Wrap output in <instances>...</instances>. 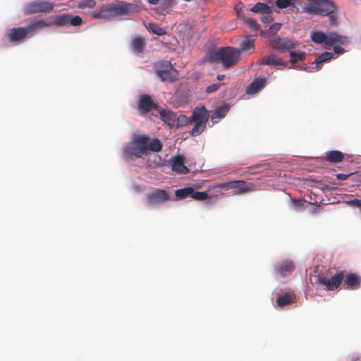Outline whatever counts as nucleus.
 Returning a JSON list of instances; mask_svg holds the SVG:
<instances>
[{
    "mask_svg": "<svg viewBox=\"0 0 361 361\" xmlns=\"http://www.w3.org/2000/svg\"><path fill=\"white\" fill-rule=\"evenodd\" d=\"M163 145L156 137L152 138L148 135L135 134L131 140L123 146V156L126 160L144 158L151 152H159Z\"/></svg>",
    "mask_w": 361,
    "mask_h": 361,
    "instance_id": "nucleus-1",
    "label": "nucleus"
},
{
    "mask_svg": "<svg viewBox=\"0 0 361 361\" xmlns=\"http://www.w3.org/2000/svg\"><path fill=\"white\" fill-rule=\"evenodd\" d=\"M209 117V115L204 106H197L195 108L190 117L184 114L176 116L175 127L180 128L192 123L194 126L190 133L192 136L196 137L205 130Z\"/></svg>",
    "mask_w": 361,
    "mask_h": 361,
    "instance_id": "nucleus-2",
    "label": "nucleus"
},
{
    "mask_svg": "<svg viewBox=\"0 0 361 361\" xmlns=\"http://www.w3.org/2000/svg\"><path fill=\"white\" fill-rule=\"evenodd\" d=\"M240 59V51L232 47H221L207 54V61L211 63L221 62L224 69L235 66Z\"/></svg>",
    "mask_w": 361,
    "mask_h": 361,
    "instance_id": "nucleus-3",
    "label": "nucleus"
},
{
    "mask_svg": "<svg viewBox=\"0 0 361 361\" xmlns=\"http://www.w3.org/2000/svg\"><path fill=\"white\" fill-rule=\"evenodd\" d=\"M49 24L44 20L35 21L28 25L26 27H18L10 29L7 32V37L11 42H20L26 39L27 36L35 35L37 31L42 30Z\"/></svg>",
    "mask_w": 361,
    "mask_h": 361,
    "instance_id": "nucleus-4",
    "label": "nucleus"
},
{
    "mask_svg": "<svg viewBox=\"0 0 361 361\" xmlns=\"http://www.w3.org/2000/svg\"><path fill=\"white\" fill-rule=\"evenodd\" d=\"M348 42V40L345 36L332 32L326 33L325 44H323V47L326 49L334 47V52L341 54L345 51V49L341 45L347 44Z\"/></svg>",
    "mask_w": 361,
    "mask_h": 361,
    "instance_id": "nucleus-5",
    "label": "nucleus"
},
{
    "mask_svg": "<svg viewBox=\"0 0 361 361\" xmlns=\"http://www.w3.org/2000/svg\"><path fill=\"white\" fill-rule=\"evenodd\" d=\"M54 6L53 3L44 0H35L26 4L23 8L25 15L34 14L37 13H49Z\"/></svg>",
    "mask_w": 361,
    "mask_h": 361,
    "instance_id": "nucleus-6",
    "label": "nucleus"
},
{
    "mask_svg": "<svg viewBox=\"0 0 361 361\" xmlns=\"http://www.w3.org/2000/svg\"><path fill=\"white\" fill-rule=\"evenodd\" d=\"M215 188H224L226 190L229 189L233 190L234 195H242L251 192L250 185H246L244 180H233L228 183H219L214 185Z\"/></svg>",
    "mask_w": 361,
    "mask_h": 361,
    "instance_id": "nucleus-7",
    "label": "nucleus"
},
{
    "mask_svg": "<svg viewBox=\"0 0 361 361\" xmlns=\"http://www.w3.org/2000/svg\"><path fill=\"white\" fill-rule=\"evenodd\" d=\"M344 279V272L343 271L337 272L334 276L331 278L319 276L317 279V283L326 287L328 290H334L337 289L341 284Z\"/></svg>",
    "mask_w": 361,
    "mask_h": 361,
    "instance_id": "nucleus-8",
    "label": "nucleus"
},
{
    "mask_svg": "<svg viewBox=\"0 0 361 361\" xmlns=\"http://www.w3.org/2000/svg\"><path fill=\"white\" fill-rule=\"evenodd\" d=\"M147 203L150 205H159L170 200L169 192L163 189H155L146 195Z\"/></svg>",
    "mask_w": 361,
    "mask_h": 361,
    "instance_id": "nucleus-9",
    "label": "nucleus"
},
{
    "mask_svg": "<svg viewBox=\"0 0 361 361\" xmlns=\"http://www.w3.org/2000/svg\"><path fill=\"white\" fill-rule=\"evenodd\" d=\"M157 75L163 81L173 79V68L168 61H159L154 64Z\"/></svg>",
    "mask_w": 361,
    "mask_h": 361,
    "instance_id": "nucleus-10",
    "label": "nucleus"
},
{
    "mask_svg": "<svg viewBox=\"0 0 361 361\" xmlns=\"http://www.w3.org/2000/svg\"><path fill=\"white\" fill-rule=\"evenodd\" d=\"M272 47L281 52L289 51L298 47L299 43L297 41H293L288 39L275 38L271 42Z\"/></svg>",
    "mask_w": 361,
    "mask_h": 361,
    "instance_id": "nucleus-11",
    "label": "nucleus"
},
{
    "mask_svg": "<svg viewBox=\"0 0 361 361\" xmlns=\"http://www.w3.org/2000/svg\"><path fill=\"white\" fill-rule=\"evenodd\" d=\"M54 22L56 25L59 26L66 25L79 26L82 24V20L78 16L60 15L56 17Z\"/></svg>",
    "mask_w": 361,
    "mask_h": 361,
    "instance_id": "nucleus-12",
    "label": "nucleus"
},
{
    "mask_svg": "<svg viewBox=\"0 0 361 361\" xmlns=\"http://www.w3.org/2000/svg\"><path fill=\"white\" fill-rule=\"evenodd\" d=\"M137 107L142 114H145L153 109H156L157 105L149 95L143 94L139 99Z\"/></svg>",
    "mask_w": 361,
    "mask_h": 361,
    "instance_id": "nucleus-13",
    "label": "nucleus"
},
{
    "mask_svg": "<svg viewBox=\"0 0 361 361\" xmlns=\"http://www.w3.org/2000/svg\"><path fill=\"white\" fill-rule=\"evenodd\" d=\"M132 4L121 1L116 4L109 5L111 17L127 15L131 10Z\"/></svg>",
    "mask_w": 361,
    "mask_h": 361,
    "instance_id": "nucleus-14",
    "label": "nucleus"
},
{
    "mask_svg": "<svg viewBox=\"0 0 361 361\" xmlns=\"http://www.w3.org/2000/svg\"><path fill=\"white\" fill-rule=\"evenodd\" d=\"M170 161L171 162V169L173 171L180 174H186L189 172L188 167L184 164L183 157L176 156L171 158Z\"/></svg>",
    "mask_w": 361,
    "mask_h": 361,
    "instance_id": "nucleus-15",
    "label": "nucleus"
},
{
    "mask_svg": "<svg viewBox=\"0 0 361 361\" xmlns=\"http://www.w3.org/2000/svg\"><path fill=\"white\" fill-rule=\"evenodd\" d=\"M159 116L160 118L168 124L170 128L176 126V114L168 109H163L159 112Z\"/></svg>",
    "mask_w": 361,
    "mask_h": 361,
    "instance_id": "nucleus-16",
    "label": "nucleus"
},
{
    "mask_svg": "<svg viewBox=\"0 0 361 361\" xmlns=\"http://www.w3.org/2000/svg\"><path fill=\"white\" fill-rule=\"evenodd\" d=\"M266 83V79L264 78H258L254 80L250 85L247 87L246 92L247 94H255L262 90Z\"/></svg>",
    "mask_w": 361,
    "mask_h": 361,
    "instance_id": "nucleus-17",
    "label": "nucleus"
},
{
    "mask_svg": "<svg viewBox=\"0 0 361 361\" xmlns=\"http://www.w3.org/2000/svg\"><path fill=\"white\" fill-rule=\"evenodd\" d=\"M344 284L348 289H357L360 283L361 279L355 274L350 273L343 279Z\"/></svg>",
    "mask_w": 361,
    "mask_h": 361,
    "instance_id": "nucleus-18",
    "label": "nucleus"
},
{
    "mask_svg": "<svg viewBox=\"0 0 361 361\" xmlns=\"http://www.w3.org/2000/svg\"><path fill=\"white\" fill-rule=\"evenodd\" d=\"M237 49L240 51V54L242 51L249 54L253 53L255 51V39L250 36L245 37L241 42L240 48Z\"/></svg>",
    "mask_w": 361,
    "mask_h": 361,
    "instance_id": "nucleus-19",
    "label": "nucleus"
},
{
    "mask_svg": "<svg viewBox=\"0 0 361 361\" xmlns=\"http://www.w3.org/2000/svg\"><path fill=\"white\" fill-rule=\"evenodd\" d=\"M295 295L293 293H286L283 295H279L276 300L277 305L283 307L295 302Z\"/></svg>",
    "mask_w": 361,
    "mask_h": 361,
    "instance_id": "nucleus-20",
    "label": "nucleus"
},
{
    "mask_svg": "<svg viewBox=\"0 0 361 361\" xmlns=\"http://www.w3.org/2000/svg\"><path fill=\"white\" fill-rule=\"evenodd\" d=\"M130 45L135 52L142 54L144 52L146 45L145 39L142 37H137L132 39Z\"/></svg>",
    "mask_w": 361,
    "mask_h": 361,
    "instance_id": "nucleus-21",
    "label": "nucleus"
},
{
    "mask_svg": "<svg viewBox=\"0 0 361 361\" xmlns=\"http://www.w3.org/2000/svg\"><path fill=\"white\" fill-rule=\"evenodd\" d=\"M326 159L330 163H339L344 159V154L338 150H331L326 152Z\"/></svg>",
    "mask_w": 361,
    "mask_h": 361,
    "instance_id": "nucleus-22",
    "label": "nucleus"
},
{
    "mask_svg": "<svg viewBox=\"0 0 361 361\" xmlns=\"http://www.w3.org/2000/svg\"><path fill=\"white\" fill-rule=\"evenodd\" d=\"M259 63L260 65H268V66L283 65L282 61L274 54H271L268 56L262 58L259 61Z\"/></svg>",
    "mask_w": 361,
    "mask_h": 361,
    "instance_id": "nucleus-23",
    "label": "nucleus"
},
{
    "mask_svg": "<svg viewBox=\"0 0 361 361\" xmlns=\"http://www.w3.org/2000/svg\"><path fill=\"white\" fill-rule=\"evenodd\" d=\"M295 269V266L291 262H284L277 268L278 273L282 276H286L291 274Z\"/></svg>",
    "mask_w": 361,
    "mask_h": 361,
    "instance_id": "nucleus-24",
    "label": "nucleus"
},
{
    "mask_svg": "<svg viewBox=\"0 0 361 361\" xmlns=\"http://www.w3.org/2000/svg\"><path fill=\"white\" fill-rule=\"evenodd\" d=\"M334 57V54L329 51H324L321 54L315 61V67L314 68L317 71H319L322 68V64L324 62H327L330 61Z\"/></svg>",
    "mask_w": 361,
    "mask_h": 361,
    "instance_id": "nucleus-25",
    "label": "nucleus"
},
{
    "mask_svg": "<svg viewBox=\"0 0 361 361\" xmlns=\"http://www.w3.org/2000/svg\"><path fill=\"white\" fill-rule=\"evenodd\" d=\"M250 11L256 13H272L271 8L264 3H257L254 6L250 8Z\"/></svg>",
    "mask_w": 361,
    "mask_h": 361,
    "instance_id": "nucleus-26",
    "label": "nucleus"
},
{
    "mask_svg": "<svg viewBox=\"0 0 361 361\" xmlns=\"http://www.w3.org/2000/svg\"><path fill=\"white\" fill-rule=\"evenodd\" d=\"M92 16L94 18H104V19L111 17L109 6H108L105 8H102L101 9L95 10L92 13Z\"/></svg>",
    "mask_w": 361,
    "mask_h": 361,
    "instance_id": "nucleus-27",
    "label": "nucleus"
},
{
    "mask_svg": "<svg viewBox=\"0 0 361 361\" xmlns=\"http://www.w3.org/2000/svg\"><path fill=\"white\" fill-rule=\"evenodd\" d=\"M326 38V34L323 32L316 31L311 33V39L314 43L325 44Z\"/></svg>",
    "mask_w": 361,
    "mask_h": 361,
    "instance_id": "nucleus-28",
    "label": "nucleus"
},
{
    "mask_svg": "<svg viewBox=\"0 0 361 361\" xmlns=\"http://www.w3.org/2000/svg\"><path fill=\"white\" fill-rule=\"evenodd\" d=\"M289 55L290 57V63L291 64H295L298 61H303L305 57V53L303 51L296 52L293 51H290Z\"/></svg>",
    "mask_w": 361,
    "mask_h": 361,
    "instance_id": "nucleus-29",
    "label": "nucleus"
},
{
    "mask_svg": "<svg viewBox=\"0 0 361 361\" xmlns=\"http://www.w3.org/2000/svg\"><path fill=\"white\" fill-rule=\"evenodd\" d=\"M192 192V187H187L181 189L176 190L175 195L178 199H185L191 197Z\"/></svg>",
    "mask_w": 361,
    "mask_h": 361,
    "instance_id": "nucleus-30",
    "label": "nucleus"
},
{
    "mask_svg": "<svg viewBox=\"0 0 361 361\" xmlns=\"http://www.w3.org/2000/svg\"><path fill=\"white\" fill-rule=\"evenodd\" d=\"M172 0H161L159 2V10L161 14L165 15L171 11Z\"/></svg>",
    "mask_w": 361,
    "mask_h": 361,
    "instance_id": "nucleus-31",
    "label": "nucleus"
},
{
    "mask_svg": "<svg viewBox=\"0 0 361 361\" xmlns=\"http://www.w3.org/2000/svg\"><path fill=\"white\" fill-rule=\"evenodd\" d=\"M228 111V107L226 105H224L216 109L214 111L212 118H224L226 113Z\"/></svg>",
    "mask_w": 361,
    "mask_h": 361,
    "instance_id": "nucleus-32",
    "label": "nucleus"
},
{
    "mask_svg": "<svg viewBox=\"0 0 361 361\" xmlns=\"http://www.w3.org/2000/svg\"><path fill=\"white\" fill-rule=\"evenodd\" d=\"M208 197H209V195H208L207 192L195 191V189L192 188V192L191 197H190L192 199H194L195 200L202 201V200H207L208 198Z\"/></svg>",
    "mask_w": 361,
    "mask_h": 361,
    "instance_id": "nucleus-33",
    "label": "nucleus"
},
{
    "mask_svg": "<svg viewBox=\"0 0 361 361\" xmlns=\"http://www.w3.org/2000/svg\"><path fill=\"white\" fill-rule=\"evenodd\" d=\"M275 4L279 8H286L289 6H294V3L292 0H276Z\"/></svg>",
    "mask_w": 361,
    "mask_h": 361,
    "instance_id": "nucleus-34",
    "label": "nucleus"
},
{
    "mask_svg": "<svg viewBox=\"0 0 361 361\" xmlns=\"http://www.w3.org/2000/svg\"><path fill=\"white\" fill-rule=\"evenodd\" d=\"M149 28L152 32L157 35H163L165 34L164 30L155 23H149Z\"/></svg>",
    "mask_w": 361,
    "mask_h": 361,
    "instance_id": "nucleus-35",
    "label": "nucleus"
},
{
    "mask_svg": "<svg viewBox=\"0 0 361 361\" xmlns=\"http://www.w3.org/2000/svg\"><path fill=\"white\" fill-rule=\"evenodd\" d=\"M245 23L250 28L253 30H257L259 29V25L255 20L249 18L245 20Z\"/></svg>",
    "mask_w": 361,
    "mask_h": 361,
    "instance_id": "nucleus-36",
    "label": "nucleus"
},
{
    "mask_svg": "<svg viewBox=\"0 0 361 361\" xmlns=\"http://www.w3.org/2000/svg\"><path fill=\"white\" fill-rule=\"evenodd\" d=\"M221 85V84H220V83L212 84L206 88V92L207 93L214 92L220 88Z\"/></svg>",
    "mask_w": 361,
    "mask_h": 361,
    "instance_id": "nucleus-37",
    "label": "nucleus"
},
{
    "mask_svg": "<svg viewBox=\"0 0 361 361\" xmlns=\"http://www.w3.org/2000/svg\"><path fill=\"white\" fill-rule=\"evenodd\" d=\"M281 27V23H274L270 26V27L269 29V32L271 35H274L280 30Z\"/></svg>",
    "mask_w": 361,
    "mask_h": 361,
    "instance_id": "nucleus-38",
    "label": "nucleus"
},
{
    "mask_svg": "<svg viewBox=\"0 0 361 361\" xmlns=\"http://www.w3.org/2000/svg\"><path fill=\"white\" fill-rule=\"evenodd\" d=\"M271 15L272 13H264L261 17V20L264 24H269L271 21Z\"/></svg>",
    "mask_w": 361,
    "mask_h": 361,
    "instance_id": "nucleus-39",
    "label": "nucleus"
},
{
    "mask_svg": "<svg viewBox=\"0 0 361 361\" xmlns=\"http://www.w3.org/2000/svg\"><path fill=\"white\" fill-rule=\"evenodd\" d=\"M353 173L344 174V173H338L336 174V178L339 180H345Z\"/></svg>",
    "mask_w": 361,
    "mask_h": 361,
    "instance_id": "nucleus-40",
    "label": "nucleus"
},
{
    "mask_svg": "<svg viewBox=\"0 0 361 361\" xmlns=\"http://www.w3.org/2000/svg\"><path fill=\"white\" fill-rule=\"evenodd\" d=\"M262 165H256L255 166H252L250 168V173H258L259 171H256L255 169H259V168H262Z\"/></svg>",
    "mask_w": 361,
    "mask_h": 361,
    "instance_id": "nucleus-41",
    "label": "nucleus"
},
{
    "mask_svg": "<svg viewBox=\"0 0 361 361\" xmlns=\"http://www.w3.org/2000/svg\"><path fill=\"white\" fill-rule=\"evenodd\" d=\"M161 0H148V3L152 5H157L160 2Z\"/></svg>",
    "mask_w": 361,
    "mask_h": 361,
    "instance_id": "nucleus-42",
    "label": "nucleus"
},
{
    "mask_svg": "<svg viewBox=\"0 0 361 361\" xmlns=\"http://www.w3.org/2000/svg\"><path fill=\"white\" fill-rule=\"evenodd\" d=\"M224 78H225V75H219L217 76V79H218L219 80H224Z\"/></svg>",
    "mask_w": 361,
    "mask_h": 361,
    "instance_id": "nucleus-43",
    "label": "nucleus"
},
{
    "mask_svg": "<svg viewBox=\"0 0 361 361\" xmlns=\"http://www.w3.org/2000/svg\"><path fill=\"white\" fill-rule=\"evenodd\" d=\"M353 361H361V358L357 357V358L354 359Z\"/></svg>",
    "mask_w": 361,
    "mask_h": 361,
    "instance_id": "nucleus-44",
    "label": "nucleus"
},
{
    "mask_svg": "<svg viewBox=\"0 0 361 361\" xmlns=\"http://www.w3.org/2000/svg\"><path fill=\"white\" fill-rule=\"evenodd\" d=\"M185 1H191L192 0H184Z\"/></svg>",
    "mask_w": 361,
    "mask_h": 361,
    "instance_id": "nucleus-45",
    "label": "nucleus"
}]
</instances>
